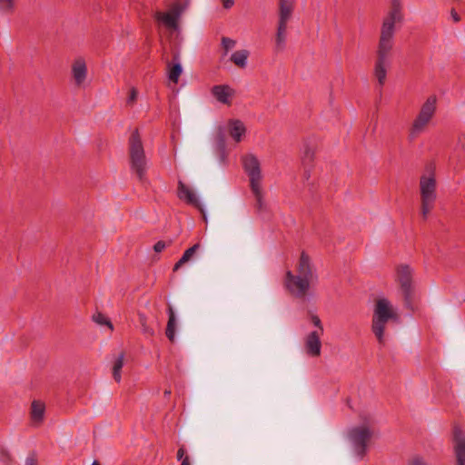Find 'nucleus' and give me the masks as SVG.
Returning <instances> with one entry per match:
<instances>
[{"instance_id":"nucleus-1","label":"nucleus","mask_w":465,"mask_h":465,"mask_svg":"<svg viewBox=\"0 0 465 465\" xmlns=\"http://www.w3.org/2000/svg\"><path fill=\"white\" fill-rule=\"evenodd\" d=\"M402 19L401 8L391 7L381 25L374 65V75L381 87L385 84L387 67L390 65V55L394 45L395 23L401 22Z\"/></svg>"},{"instance_id":"nucleus-2","label":"nucleus","mask_w":465,"mask_h":465,"mask_svg":"<svg viewBox=\"0 0 465 465\" xmlns=\"http://www.w3.org/2000/svg\"><path fill=\"white\" fill-rule=\"evenodd\" d=\"M317 279L318 276L313 270L310 256L302 251L297 264V274L287 271L283 283L292 296L297 299H304L310 290L311 283L317 281Z\"/></svg>"},{"instance_id":"nucleus-3","label":"nucleus","mask_w":465,"mask_h":465,"mask_svg":"<svg viewBox=\"0 0 465 465\" xmlns=\"http://www.w3.org/2000/svg\"><path fill=\"white\" fill-rule=\"evenodd\" d=\"M399 316L389 300L381 298L376 301L372 316L371 331L381 345L384 344V330L386 323L390 320L397 322Z\"/></svg>"},{"instance_id":"nucleus-4","label":"nucleus","mask_w":465,"mask_h":465,"mask_svg":"<svg viewBox=\"0 0 465 465\" xmlns=\"http://www.w3.org/2000/svg\"><path fill=\"white\" fill-rule=\"evenodd\" d=\"M129 160L131 170L141 183L146 181V156L138 130H134L129 137Z\"/></svg>"},{"instance_id":"nucleus-5","label":"nucleus","mask_w":465,"mask_h":465,"mask_svg":"<svg viewBox=\"0 0 465 465\" xmlns=\"http://www.w3.org/2000/svg\"><path fill=\"white\" fill-rule=\"evenodd\" d=\"M295 0H279V19L275 34L274 51L281 53L286 48L288 22L293 10Z\"/></svg>"},{"instance_id":"nucleus-6","label":"nucleus","mask_w":465,"mask_h":465,"mask_svg":"<svg viewBox=\"0 0 465 465\" xmlns=\"http://www.w3.org/2000/svg\"><path fill=\"white\" fill-rule=\"evenodd\" d=\"M397 281L403 297L404 306L413 311L414 287L412 284V270L407 264L400 265L397 269Z\"/></svg>"},{"instance_id":"nucleus-7","label":"nucleus","mask_w":465,"mask_h":465,"mask_svg":"<svg viewBox=\"0 0 465 465\" xmlns=\"http://www.w3.org/2000/svg\"><path fill=\"white\" fill-rule=\"evenodd\" d=\"M348 437L353 446L355 454L362 459L367 453L368 443L372 437V431L367 426L353 427L349 430Z\"/></svg>"},{"instance_id":"nucleus-8","label":"nucleus","mask_w":465,"mask_h":465,"mask_svg":"<svg viewBox=\"0 0 465 465\" xmlns=\"http://www.w3.org/2000/svg\"><path fill=\"white\" fill-rule=\"evenodd\" d=\"M189 5V0H175L167 13L158 12L155 18L163 23V25L171 29L178 28V21L182 14Z\"/></svg>"},{"instance_id":"nucleus-9","label":"nucleus","mask_w":465,"mask_h":465,"mask_svg":"<svg viewBox=\"0 0 465 465\" xmlns=\"http://www.w3.org/2000/svg\"><path fill=\"white\" fill-rule=\"evenodd\" d=\"M242 166L250 179V187L261 185L262 172L258 158L252 153L243 156Z\"/></svg>"},{"instance_id":"nucleus-10","label":"nucleus","mask_w":465,"mask_h":465,"mask_svg":"<svg viewBox=\"0 0 465 465\" xmlns=\"http://www.w3.org/2000/svg\"><path fill=\"white\" fill-rule=\"evenodd\" d=\"M455 465H465V433L459 428L453 430Z\"/></svg>"},{"instance_id":"nucleus-11","label":"nucleus","mask_w":465,"mask_h":465,"mask_svg":"<svg viewBox=\"0 0 465 465\" xmlns=\"http://www.w3.org/2000/svg\"><path fill=\"white\" fill-rule=\"evenodd\" d=\"M321 332L318 331H311L304 341V351L310 357H319L322 351Z\"/></svg>"},{"instance_id":"nucleus-12","label":"nucleus","mask_w":465,"mask_h":465,"mask_svg":"<svg viewBox=\"0 0 465 465\" xmlns=\"http://www.w3.org/2000/svg\"><path fill=\"white\" fill-rule=\"evenodd\" d=\"M177 195L179 199L184 200L188 204L196 207L201 212L203 220L207 221V217L202 204L196 198L195 194L182 181L178 182Z\"/></svg>"},{"instance_id":"nucleus-13","label":"nucleus","mask_w":465,"mask_h":465,"mask_svg":"<svg viewBox=\"0 0 465 465\" xmlns=\"http://www.w3.org/2000/svg\"><path fill=\"white\" fill-rule=\"evenodd\" d=\"M420 196L424 201H435L436 199V181L433 176L420 177Z\"/></svg>"},{"instance_id":"nucleus-14","label":"nucleus","mask_w":465,"mask_h":465,"mask_svg":"<svg viewBox=\"0 0 465 465\" xmlns=\"http://www.w3.org/2000/svg\"><path fill=\"white\" fill-rule=\"evenodd\" d=\"M72 75L77 86H81L84 83L87 76V67L84 58L79 57L74 61Z\"/></svg>"},{"instance_id":"nucleus-15","label":"nucleus","mask_w":465,"mask_h":465,"mask_svg":"<svg viewBox=\"0 0 465 465\" xmlns=\"http://www.w3.org/2000/svg\"><path fill=\"white\" fill-rule=\"evenodd\" d=\"M211 93L218 102L223 104H231L230 97L233 95V90L229 85H214L213 86Z\"/></svg>"},{"instance_id":"nucleus-16","label":"nucleus","mask_w":465,"mask_h":465,"mask_svg":"<svg viewBox=\"0 0 465 465\" xmlns=\"http://www.w3.org/2000/svg\"><path fill=\"white\" fill-rule=\"evenodd\" d=\"M229 134L236 142L239 143L246 133L243 123L238 119H231L228 122Z\"/></svg>"},{"instance_id":"nucleus-17","label":"nucleus","mask_w":465,"mask_h":465,"mask_svg":"<svg viewBox=\"0 0 465 465\" xmlns=\"http://www.w3.org/2000/svg\"><path fill=\"white\" fill-rule=\"evenodd\" d=\"M315 155V145L311 140H306L303 143V150L302 156V163L304 168L312 167Z\"/></svg>"},{"instance_id":"nucleus-18","label":"nucleus","mask_w":465,"mask_h":465,"mask_svg":"<svg viewBox=\"0 0 465 465\" xmlns=\"http://www.w3.org/2000/svg\"><path fill=\"white\" fill-rule=\"evenodd\" d=\"M168 322L165 329V335L170 341H174L175 330H176V317L174 310L171 304H168L167 308Z\"/></svg>"},{"instance_id":"nucleus-19","label":"nucleus","mask_w":465,"mask_h":465,"mask_svg":"<svg viewBox=\"0 0 465 465\" xmlns=\"http://www.w3.org/2000/svg\"><path fill=\"white\" fill-rule=\"evenodd\" d=\"M430 120V118L419 114L412 124L411 129L409 134V139L411 141L414 140L418 136V134L423 130V128L427 125Z\"/></svg>"},{"instance_id":"nucleus-20","label":"nucleus","mask_w":465,"mask_h":465,"mask_svg":"<svg viewBox=\"0 0 465 465\" xmlns=\"http://www.w3.org/2000/svg\"><path fill=\"white\" fill-rule=\"evenodd\" d=\"M251 190L255 197L254 207H255L257 213L262 214L264 213H267L268 208H267L266 203L263 201V195H262L261 185L256 186V187H251Z\"/></svg>"},{"instance_id":"nucleus-21","label":"nucleus","mask_w":465,"mask_h":465,"mask_svg":"<svg viewBox=\"0 0 465 465\" xmlns=\"http://www.w3.org/2000/svg\"><path fill=\"white\" fill-rule=\"evenodd\" d=\"M215 143L216 149L220 154L221 162H224L226 158V141H225V134L222 127H220L216 133L215 136Z\"/></svg>"},{"instance_id":"nucleus-22","label":"nucleus","mask_w":465,"mask_h":465,"mask_svg":"<svg viewBox=\"0 0 465 465\" xmlns=\"http://www.w3.org/2000/svg\"><path fill=\"white\" fill-rule=\"evenodd\" d=\"M45 406L39 401H34L31 405V419L34 422H42L45 416Z\"/></svg>"},{"instance_id":"nucleus-23","label":"nucleus","mask_w":465,"mask_h":465,"mask_svg":"<svg viewBox=\"0 0 465 465\" xmlns=\"http://www.w3.org/2000/svg\"><path fill=\"white\" fill-rule=\"evenodd\" d=\"M200 244L195 243L192 247L185 250L182 257L178 260V262L174 264L173 271L176 272L178 271L184 263L188 262L193 255L196 253V252L199 250Z\"/></svg>"},{"instance_id":"nucleus-24","label":"nucleus","mask_w":465,"mask_h":465,"mask_svg":"<svg viewBox=\"0 0 465 465\" xmlns=\"http://www.w3.org/2000/svg\"><path fill=\"white\" fill-rule=\"evenodd\" d=\"M168 78L170 82L177 84L183 73V67L179 61L173 64H168Z\"/></svg>"},{"instance_id":"nucleus-25","label":"nucleus","mask_w":465,"mask_h":465,"mask_svg":"<svg viewBox=\"0 0 465 465\" xmlns=\"http://www.w3.org/2000/svg\"><path fill=\"white\" fill-rule=\"evenodd\" d=\"M248 56L249 52L247 50H239L232 54L231 61L240 68H244L247 64Z\"/></svg>"},{"instance_id":"nucleus-26","label":"nucleus","mask_w":465,"mask_h":465,"mask_svg":"<svg viewBox=\"0 0 465 465\" xmlns=\"http://www.w3.org/2000/svg\"><path fill=\"white\" fill-rule=\"evenodd\" d=\"M435 97H429L427 101L422 104L419 114L431 119L435 112Z\"/></svg>"},{"instance_id":"nucleus-27","label":"nucleus","mask_w":465,"mask_h":465,"mask_svg":"<svg viewBox=\"0 0 465 465\" xmlns=\"http://www.w3.org/2000/svg\"><path fill=\"white\" fill-rule=\"evenodd\" d=\"M124 352H121L113 366V377L116 382L121 381V371L124 366Z\"/></svg>"},{"instance_id":"nucleus-28","label":"nucleus","mask_w":465,"mask_h":465,"mask_svg":"<svg viewBox=\"0 0 465 465\" xmlns=\"http://www.w3.org/2000/svg\"><path fill=\"white\" fill-rule=\"evenodd\" d=\"M138 318H139V323L141 325L143 333L149 337L153 336L154 331L153 328H151L150 326L147 325L146 316L143 313H139Z\"/></svg>"},{"instance_id":"nucleus-29","label":"nucleus","mask_w":465,"mask_h":465,"mask_svg":"<svg viewBox=\"0 0 465 465\" xmlns=\"http://www.w3.org/2000/svg\"><path fill=\"white\" fill-rule=\"evenodd\" d=\"M0 463L2 465H13L14 458L11 453L4 447H0Z\"/></svg>"},{"instance_id":"nucleus-30","label":"nucleus","mask_w":465,"mask_h":465,"mask_svg":"<svg viewBox=\"0 0 465 465\" xmlns=\"http://www.w3.org/2000/svg\"><path fill=\"white\" fill-rule=\"evenodd\" d=\"M93 320L99 325H106L108 326L111 330H113V324L111 322V321L105 316L104 315L103 313L101 312H97L95 314H94L93 316Z\"/></svg>"},{"instance_id":"nucleus-31","label":"nucleus","mask_w":465,"mask_h":465,"mask_svg":"<svg viewBox=\"0 0 465 465\" xmlns=\"http://www.w3.org/2000/svg\"><path fill=\"white\" fill-rule=\"evenodd\" d=\"M236 42L229 37H222V45L224 49V55L227 54L228 51L232 49L235 45Z\"/></svg>"},{"instance_id":"nucleus-32","label":"nucleus","mask_w":465,"mask_h":465,"mask_svg":"<svg viewBox=\"0 0 465 465\" xmlns=\"http://www.w3.org/2000/svg\"><path fill=\"white\" fill-rule=\"evenodd\" d=\"M15 0H0V10L5 13H10L14 9Z\"/></svg>"},{"instance_id":"nucleus-33","label":"nucleus","mask_w":465,"mask_h":465,"mask_svg":"<svg viewBox=\"0 0 465 465\" xmlns=\"http://www.w3.org/2000/svg\"><path fill=\"white\" fill-rule=\"evenodd\" d=\"M435 201H424L421 200V213L424 219L427 218V214L433 207V203Z\"/></svg>"},{"instance_id":"nucleus-34","label":"nucleus","mask_w":465,"mask_h":465,"mask_svg":"<svg viewBox=\"0 0 465 465\" xmlns=\"http://www.w3.org/2000/svg\"><path fill=\"white\" fill-rule=\"evenodd\" d=\"M310 320L312 323L318 328V331L321 332V334H323V326L322 324L321 319L315 315L310 312Z\"/></svg>"},{"instance_id":"nucleus-35","label":"nucleus","mask_w":465,"mask_h":465,"mask_svg":"<svg viewBox=\"0 0 465 465\" xmlns=\"http://www.w3.org/2000/svg\"><path fill=\"white\" fill-rule=\"evenodd\" d=\"M171 243H172V241L169 242L168 245H170ZM166 246H167V243L164 241H158L153 245V251L155 252H161L162 251H163L165 249Z\"/></svg>"},{"instance_id":"nucleus-36","label":"nucleus","mask_w":465,"mask_h":465,"mask_svg":"<svg viewBox=\"0 0 465 465\" xmlns=\"http://www.w3.org/2000/svg\"><path fill=\"white\" fill-rule=\"evenodd\" d=\"M137 95H138V92L135 88H132L130 90V94L128 96V99H127V104H133L135 102L136 98H137Z\"/></svg>"},{"instance_id":"nucleus-37","label":"nucleus","mask_w":465,"mask_h":465,"mask_svg":"<svg viewBox=\"0 0 465 465\" xmlns=\"http://www.w3.org/2000/svg\"><path fill=\"white\" fill-rule=\"evenodd\" d=\"M25 465H37V459L35 453L30 454L26 458Z\"/></svg>"},{"instance_id":"nucleus-38","label":"nucleus","mask_w":465,"mask_h":465,"mask_svg":"<svg viewBox=\"0 0 465 465\" xmlns=\"http://www.w3.org/2000/svg\"><path fill=\"white\" fill-rule=\"evenodd\" d=\"M408 465H427V464L425 463V461L423 460L422 458L417 456V457H414L411 460H410Z\"/></svg>"},{"instance_id":"nucleus-39","label":"nucleus","mask_w":465,"mask_h":465,"mask_svg":"<svg viewBox=\"0 0 465 465\" xmlns=\"http://www.w3.org/2000/svg\"><path fill=\"white\" fill-rule=\"evenodd\" d=\"M185 448L183 446L180 447L177 450V460H183V459H184V455H185Z\"/></svg>"},{"instance_id":"nucleus-40","label":"nucleus","mask_w":465,"mask_h":465,"mask_svg":"<svg viewBox=\"0 0 465 465\" xmlns=\"http://www.w3.org/2000/svg\"><path fill=\"white\" fill-rule=\"evenodd\" d=\"M222 3L225 9H230L234 5L233 0H222Z\"/></svg>"},{"instance_id":"nucleus-41","label":"nucleus","mask_w":465,"mask_h":465,"mask_svg":"<svg viewBox=\"0 0 465 465\" xmlns=\"http://www.w3.org/2000/svg\"><path fill=\"white\" fill-rule=\"evenodd\" d=\"M451 17L453 18L454 22H459L460 20V16L459 14L455 11V9H451Z\"/></svg>"},{"instance_id":"nucleus-42","label":"nucleus","mask_w":465,"mask_h":465,"mask_svg":"<svg viewBox=\"0 0 465 465\" xmlns=\"http://www.w3.org/2000/svg\"><path fill=\"white\" fill-rule=\"evenodd\" d=\"M391 7L401 8V0H391Z\"/></svg>"},{"instance_id":"nucleus-43","label":"nucleus","mask_w":465,"mask_h":465,"mask_svg":"<svg viewBox=\"0 0 465 465\" xmlns=\"http://www.w3.org/2000/svg\"><path fill=\"white\" fill-rule=\"evenodd\" d=\"M181 465H190V459L188 456H185L184 459H183Z\"/></svg>"},{"instance_id":"nucleus-44","label":"nucleus","mask_w":465,"mask_h":465,"mask_svg":"<svg viewBox=\"0 0 465 465\" xmlns=\"http://www.w3.org/2000/svg\"><path fill=\"white\" fill-rule=\"evenodd\" d=\"M310 168H311V167H307V168H305V171H304V174H303V176H304V178H305L306 180H308V179L310 178V170H309Z\"/></svg>"},{"instance_id":"nucleus-45","label":"nucleus","mask_w":465,"mask_h":465,"mask_svg":"<svg viewBox=\"0 0 465 465\" xmlns=\"http://www.w3.org/2000/svg\"><path fill=\"white\" fill-rule=\"evenodd\" d=\"M170 395H171V391H170V390H165V391H164V396H165V397H168V396H170Z\"/></svg>"},{"instance_id":"nucleus-46","label":"nucleus","mask_w":465,"mask_h":465,"mask_svg":"<svg viewBox=\"0 0 465 465\" xmlns=\"http://www.w3.org/2000/svg\"><path fill=\"white\" fill-rule=\"evenodd\" d=\"M173 60H179V54H178L173 55Z\"/></svg>"},{"instance_id":"nucleus-47","label":"nucleus","mask_w":465,"mask_h":465,"mask_svg":"<svg viewBox=\"0 0 465 465\" xmlns=\"http://www.w3.org/2000/svg\"><path fill=\"white\" fill-rule=\"evenodd\" d=\"M92 465H100L99 461L98 460H94Z\"/></svg>"}]
</instances>
